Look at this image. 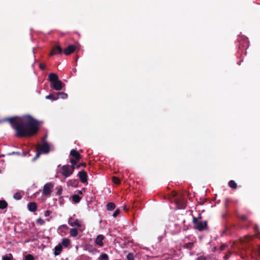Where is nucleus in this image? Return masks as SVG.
<instances>
[{"label":"nucleus","mask_w":260,"mask_h":260,"mask_svg":"<svg viewBox=\"0 0 260 260\" xmlns=\"http://www.w3.org/2000/svg\"><path fill=\"white\" fill-rule=\"evenodd\" d=\"M2 121L9 122L15 130L16 136L19 138L32 137L39 129V122L28 115L6 118L2 119Z\"/></svg>","instance_id":"nucleus-1"},{"label":"nucleus","mask_w":260,"mask_h":260,"mask_svg":"<svg viewBox=\"0 0 260 260\" xmlns=\"http://www.w3.org/2000/svg\"><path fill=\"white\" fill-rule=\"evenodd\" d=\"M201 218L202 216L200 215L198 218L193 217L192 219L194 228L200 232L208 230L207 221L206 220L204 221H199L198 219Z\"/></svg>","instance_id":"nucleus-2"},{"label":"nucleus","mask_w":260,"mask_h":260,"mask_svg":"<svg viewBox=\"0 0 260 260\" xmlns=\"http://www.w3.org/2000/svg\"><path fill=\"white\" fill-rule=\"evenodd\" d=\"M172 196L176 198L174 201L176 204L177 208L179 209H184L186 207V200L185 198L181 194L178 196L176 192H172Z\"/></svg>","instance_id":"nucleus-3"},{"label":"nucleus","mask_w":260,"mask_h":260,"mask_svg":"<svg viewBox=\"0 0 260 260\" xmlns=\"http://www.w3.org/2000/svg\"><path fill=\"white\" fill-rule=\"evenodd\" d=\"M50 151V146L49 144L46 143L44 142L42 144L40 145L37 148V153L33 158V160H36L37 158H38L41 154V153H48Z\"/></svg>","instance_id":"nucleus-4"},{"label":"nucleus","mask_w":260,"mask_h":260,"mask_svg":"<svg viewBox=\"0 0 260 260\" xmlns=\"http://www.w3.org/2000/svg\"><path fill=\"white\" fill-rule=\"evenodd\" d=\"M61 173L64 178L70 177L74 172V166L66 165L62 166L60 169Z\"/></svg>","instance_id":"nucleus-5"},{"label":"nucleus","mask_w":260,"mask_h":260,"mask_svg":"<svg viewBox=\"0 0 260 260\" xmlns=\"http://www.w3.org/2000/svg\"><path fill=\"white\" fill-rule=\"evenodd\" d=\"M70 155H71L72 157L70 159H73L74 161L75 160V162L79 161L82 158L81 155L75 149H72L71 150Z\"/></svg>","instance_id":"nucleus-6"},{"label":"nucleus","mask_w":260,"mask_h":260,"mask_svg":"<svg viewBox=\"0 0 260 260\" xmlns=\"http://www.w3.org/2000/svg\"><path fill=\"white\" fill-rule=\"evenodd\" d=\"M53 187V185L50 183L45 184L43 187V194L45 196L50 195L52 192Z\"/></svg>","instance_id":"nucleus-7"},{"label":"nucleus","mask_w":260,"mask_h":260,"mask_svg":"<svg viewBox=\"0 0 260 260\" xmlns=\"http://www.w3.org/2000/svg\"><path fill=\"white\" fill-rule=\"evenodd\" d=\"M63 50L59 45H56L52 48L50 53V56H53L59 54H61Z\"/></svg>","instance_id":"nucleus-8"},{"label":"nucleus","mask_w":260,"mask_h":260,"mask_svg":"<svg viewBox=\"0 0 260 260\" xmlns=\"http://www.w3.org/2000/svg\"><path fill=\"white\" fill-rule=\"evenodd\" d=\"M77 48L74 45H70L63 51L64 54L66 55H69L73 53Z\"/></svg>","instance_id":"nucleus-9"},{"label":"nucleus","mask_w":260,"mask_h":260,"mask_svg":"<svg viewBox=\"0 0 260 260\" xmlns=\"http://www.w3.org/2000/svg\"><path fill=\"white\" fill-rule=\"evenodd\" d=\"M68 223L72 226H77L80 228L81 226V223L77 219H75L73 217H70L68 220Z\"/></svg>","instance_id":"nucleus-10"},{"label":"nucleus","mask_w":260,"mask_h":260,"mask_svg":"<svg viewBox=\"0 0 260 260\" xmlns=\"http://www.w3.org/2000/svg\"><path fill=\"white\" fill-rule=\"evenodd\" d=\"M50 86L52 88L56 90H60L62 88V82L60 80H58L57 81L51 83Z\"/></svg>","instance_id":"nucleus-11"},{"label":"nucleus","mask_w":260,"mask_h":260,"mask_svg":"<svg viewBox=\"0 0 260 260\" xmlns=\"http://www.w3.org/2000/svg\"><path fill=\"white\" fill-rule=\"evenodd\" d=\"M78 176L79 177V179L82 183H85L87 181V173L84 170H82L79 172Z\"/></svg>","instance_id":"nucleus-12"},{"label":"nucleus","mask_w":260,"mask_h":260,"mask_svg":"<svg viewBox=\"0 0 260 260\" xmlns=\"http://www.w3.org/2000/svg\"><path fill=\"white\" fill-rule=\"evenodd\" d=\"M70 162L72 165V166H74V169H79L80 167L82 166L84 167H85L86 166V164L85 162H81L79 164H77V162L78 161H74L73 159H70Z\"/></svg>","instance_id":"nucleus-13"},{"label":"nucleus","mask_w":260,"mask_h":260,"mask_svg":"<svg viewBox=\"0 0 260 260\" xmlns=\"http://www.w3.org/2000/svg\"><path fill=\"white\" fill-rule=\"evenodd\" d=\"M104 238L105 237L103 235H98L95 239V243L99 246L102 247L104 245L103 240Z\"/></svg>","instance_id":"nucleus-14"},{"label":"nucleus","mask_w":260,"mask_h":260,"mask_svg":"<svg viewBox=\"0 0 260 260\" xmlns=\"http://www.w3.org/2000/svg\"><path fill=\"white\" fill-rule=\"evenodd\" d=\"M48 78H49V79H48L49 81L50 82H51V83L59 80L58 75L56 74L52 73H50L49 75Z\"/></svg>","instance_id":"nucleus-15"},{"label":"nucleus","mask_w":260,"mask_h":260,"mask_svg":"<svg viewBox=\"0 0 260 260\" xmlns=\"http://www.w3.org/2000/svg\"><path fill=\"white\" fill-rule=\"evenodd\" d=\"M27 207L30 211L35 212L37 209V205L35 202H30L28 204Z\"/></svg>","instance_id":"nucleus-16"},{"label":"nucleus","mask_w":260,"mask_h":260,"mask_svg":"<svg viewBox=\"0 0 260 260\" xmlns=\"http://www.w3.org/2000/svg\"><path fill=\"white\" fill-rule=\"evenodd\" d=\"M62 250V246L60 243H59L54 248V254L56 256L60 254Z\"/></svg>","instance_id":"nucleus-17"},{"label":"nucleus","mask_w":260,"mask_h":260,"mask_svg":"<svg viewBox=\"0 0 260 260\" xmlns=\"http://www.w3.org/2000/svg\"><path fill=\"white\" fill-rule=\"evenodd\" d=\"M240 48L242 47L243 49L246 48L247 46L248 41L246 38H242L241 40H239Z\"/></svg>","instance_id":"nucleus-18"},{"label":"nucleus","mask_w":260,"mask_h":260,"mask_svg":"<svg viewBox=\"0 0 260 260\" xmlns=\"http://www.w3.org/2000/svg\"><path fill=\"white\" fill-rule=\"evenodd\" d=\"M68 183V185L71 186L77 187L79 183V181L77 179H72L70 180Z\"/></svg>","instance_id":"nucleus-19"},{"label":"nucleus","mask_w":260,"mask_h":260,"mask_svg":"<svg viewBox=\"0 0 260 260\" xmlns=\"http://www.w3.org/2000/svg\"><path fill=\"white\" fill-rule=\"evenodd\" d=\"M62 246L65 247H68L71 244V242L70 239L68 238H64L62 239L61 243H60Z\"/></svg>","instance_id":"nucleus-20"},{"label":"nucleus","mask_w":260,"mask_h":260,"mask_svg":"<svg viewBox=\"0 0 260 260\" xmlns=\"http://www.w3.org/2000/svg\"><path fill=\"white\" fill-rule=\"evenodd\" d=\"M70 236L73 237H76L78 234V230L76 228L71 229L70 231Z\"/></svg>","instance_id":"nucleus-21"},{"label":"nucleus","mask_w":260,"mask_h":260,"mask_svg":"<svg viewBox=\"0 0 260 260\" xmlns=\"http://www.w3.org/2000/svg\"><path fill=\"white\" fill-rule=\"evenodd\" d=\"M46 99L54 101L58 99V96H57V93L55 94H50L46 96Z\"/></svg>","instance_id":"nucleus-22"},{"label":"nucleus","mask_w":260,"mask_h":260,"mask_svg":"<svg viewBox=\"0 0 260 260\" xmlns=\"http://www.w3.org/2000/svg\"><path fill=\"white\" fill-rule=\"evenodd\" d=\"M8 207V203L5 200H0V209H4Z\"/></svg>","instance_id":"nucleus-23"},{"label":"nucleus","mask_w":260,"mask_h":260,"mask_svg":"<svg viewBox=\"0 0 260 260\" xmlns=\"http://www.w3.org/2000/svg\"><path fill=\"white\" fill-rule=\"evenodd\" d=\"M115 208V205L112 202H109L107 204V209L108 210L112 211Z\"/></svg>","instance_id":"nucleus-24"},{"label":"nucleus","mask_w":260,"mask_h":260,"mask_svg":"<svg viewBox=\"0 0 260 260\" xmlns=\"http://www.w3.org/2000/svg\"><path fill=\"white\" fill-rule=\"evenodd\" d=\"M72 198L73 201L76 203H79L81 199V198L78 194H74L72 196Z\"/></svg>","instance_id":"nucleus-25"},{"label":"nucleus","mask_w":260,"mask_h":260,"mask_svg":"<svg viewBox=\"0 0 260 260\" xmlns=\"http://www.w3.org/2000/svg\"><path fill=\"white\" fill-rule=\"evenodd\" d=\"M229 186L233 189H236L237 188V184L234 180H231L228 183Z\"/></svg>","instance_id":"nucleus-26"},{"label":"nucleus","mask_w":260,"mask_h":260,"mask_svg":"<svg viewBox=\"0 0 260 260\" xmlns=\"http://www.w3.org/2000/svg\"><path fill=\"white\" fill-rule=\"evenodd\" d=\"M193 246V242H188L184 244L183 246V248H186L189 250H191Z\"/></svg>","instance_id":"nucleus-27"},{"label":"nucleus","mask_w":260,"mask_h":260,"mask_svg":"<svg viewBox=\"0 0 260 260\" xmlns=\"http://www.w3.org/2000/svg\"><path fill=\"white\" fill-rule=\"evenodd\" d=\"M57 95L58 96V99L61 98L62 99H66L68 97V94L63 92H58L57 93Z\"/></svg>","instance_id":"nucleus-28"},{"label":"nucleus","mask_w":260,"mask_h":260,"mask_svg":"<svg viewBox=\"0 0 260 260\" xmlns=\"http://www.w3.org/2000/svg\"><path fill=\"white\" fill-rule=\"evenodd\" d=\"M112 181L114 184L117 185H118L120 183V179L116 176L112 177Z\"/></svg>","instance_id":"nucleus-29"},{"label":"nucleus","mask_w":260,"mask_h":260,"mask_svg":"<svg viewBox=\"0 0 260 260\" xmlns=\"http://www.w3.org/2000/svg\"><path fill=\"white\" fill-rule=\"evenodd\" d=\"M100 259L101 260H108L109 256L106 253H102L100 256Z\"/></svg>","instance_id":"nucleus-30"},{"label":"nucleus","mask_w":260,"mask_h":260,"mask_svg":"<svg viewBox=\"0 0 260 260\" xmlns=\"http://www.w3.org/2000/svg\"><path fill=\"white\" fill-rule=\"evenodd\" d=\"M13 198L15 200H19L22 198V196L19 192H17L14 194Z\"/></svg>","instance_id":"nucleus-31"},{"label":"nucleus","mask_w":260,"mask_h":260,"mask_svg":"<svg viewBox=\"0 0 260 260\" xmlns=\"http://www.w3.org/2000/svg\"><path fill=\"white\" fill-rule=\"evenodd\" d=\"M238 217L243 221H246L248 219V216L246 215H239Z\"/></svg>","instance_id":"nucleus-32"},{"label":"nucleus","mask_w":260,"mask_h":260,"mask_svg":"<svg viewBox=\"0 0 260 260\" xmlns=\"http://www.w3.org/2000/svg\"><path fill=\"white\" fill-rule=\"evenodd\" d=\"M127 260H134V256L133 253H129L126 256Z\"/></svg>","instance_id":"nucleus-33"},{"label":"nucleus","mask_w":260,"mask_h":260,"mask_svg":"<svg viewBox=\"0 0 260 260\" xmlns=\"http://www.w3.org/2000/svg\"><path fill=\"white\" fill-rule=\"evenodd\" d=\"M37 223L40 225H43L45 224V221L42 218H38L36 221Z\"/></svg>","instance_id":"nucleus-34"},{"label":"nucleus","mask_w":260,"mask_h":260,"mask_svg":"<svg viewBox=\"0 0 260 260\" xmlns=\"http://www.w3.org/2000/svg\"><path fill=\"white\" fill-rule=\"evenodd\" d=\"M25 260H34V257L31 254H28L25 256Z\"/></svg>","instance_id":"nucleus-35"},{"label":"nucleus","mask_w":260,"mask_h":260,"mask_svg":"<svg viewBox=\"0 0 260 260\" xmlns=\"http://www.w3.org/2000/svg\"><path fill=\"white\" fill-rule=\"evenodd\" d=\"M13 257L11 254H10V256L5 255L3 257V260H12Z\"/></svg>","instance_id":"nucleus-36"},{"label":"nucleus","mask_w":260,"mask_h":260,"mask_svg":"<svg viewBox=\"0 0 260 260\" xmlns=\"http://www.w3.org/2000/svg\"><path fill=\"white\" fill-rule=\"evenodd\" d=\"M229 228V234H231L233 231V229L235 228V224H231L230 225V226H228Z\"/></svg>","instance_id":"nucleus-37"},{"label":"nucleus","mask_w":260,"mask_h":260,"mask_svg":"<svg viewBox=\"0 0 260 260\" xmlns=\"http://www.w3.org/2000/svg\"><path fill=\"white\" fill-rule=\"evenodd\" d=\"M120 213V210L119 209H117L113 214V216L114 217H117Z\"/></svg>","instance_id":"nucleus-38"},{"label":"nucleus","mask_w":260,"mask_h":260,"mask_svg":"<svg viewBox=\"0 0 260 260\" xmlns=\"http://www.w3.org/2000/svg\"><path fill=\"white\" fill-rule=\"evenodd\" d=\"M229 226H226L225 227V229L222 232V235H223L224 234H226L227 232L229 233Z\"/></svg>","instance_id":"nucleus-39"},{"label":"nucleus","mask_w":260,"mask_h":260,"mask_svg":"<svg viewBox=\"0 0 260 260\" xmlns=\"http://www.w3.org/2000/svg\"><path fill=\"white\" fill-rule=\"evenodd\" d=\"M39 67L42 70H44L46 68V66L45 64H43V63H41L39 65Z\"/></svg>","instance_id":"nucleus-40"},{"label":"nucleus","mask_w":260,"mask_h":260,"mask_svg":"<svg viewBox=\"0 0 260 260\" xmlns=\"http://www.w3.org/2000/svg\"><path fill=\"white\" fill-rule=\"evenodd\" d=\"M226 245L225 244H222L220 246V248H220V250L221 251H222V250H224V249H225V247H226Z\"/></svg>","instance_id":"nucleus-41"},{"label":"nucleus","mask_w":260,"mask_h":260,"mask_svg":"<svg viewBox=\"0 0 260 260\" xmlns=\"http://www.w3.org/2000/svg\"><path fill=\"white\" fill-rule=\"evenodd\" d=\"M196 260H206V258L204 256H200L197 257V258Z\"/></svg>","instance_id":"nucleus-42"},{"label":"nucleus","mask_w":260,"mask_h":260,"mask_svg":"<svg viewBox=\"0 0 260 260\" xmlns=\"http://www.w3.org/2000/svg\"><path fill=\"white\" fill-rule=\"evenodd\" d=\"M50 213V211L49 210H47L45 211V216H48L49 215V214Z\"/></svg>","instance_id":"nucleus-43"},{"label":"nucleus","mask_w":260,"mask_h":260,"mask_svg":"<svg viewBox=\"0 0 260 260\" xmlns=\"http://www.w3.org/2000/svg\"><path fill=\"white\" fill-rule=\"evenodd\" d=\"M9 155H12V154H17V155H19L20 154V153L18 152H13L12 153H9Z\"/></svg>","instance_id":"nucleus-44"},{"label":"nucleus","mask_w":260,"mask_h":260,"mask_svg":"<svg viewBox=\"0 0 260 260\" xmlns=\"http://www.w3.org/2000/svg\"><path fill=\"white\" fill-rule=\"evenodd\" d=\"M230 257V254H226L224 255V258L226 259L229 258Z\"/></svg>","instance_id":"nucleus-45"},{"label":"nucleus","mask_w":260,"mask_h":260,"mask_svg":"<svg viewBox=\"0 0 260 260\" xmlns=\"http://www.w3.org/2000/svg\"><path fill=\"white\" fill-rule=\"evenodd\" d=\"M256 252L258 255H260V246L257 248Z\"/></svg>","instance_id":"nucleus-46"},{"label":"nucleus","mask_w":260,"mask_h":260,"mask_svg":"<svg viewBox=\"0 0 260 260\" xmlns=\"http://www.w3.org/2000/svg\"><path fill=\"white\" fill-rule=\"evenodd\" d=\"M254 231H255V232H256V231H258V226L257 225H255V226H254Z\"/></svg>","instance_id":"nucleus-47"},{"label":"nucleus","mask_w":260,"mask_h":260,"mask_svg":"<svg viewBox=\"0 0 260 260\" xmlns=\"http://www.w3.org/2000/svg\"><path fill=\"white\" fill-rule=\"evenodd\" d=\"M61 192H62V189H60V190H59L58 191V193L59 194H60L61 193Z\"/></svg>","instance_id":"nucleus-48"},{"label":"nucleus","mask_w":260,"mask_h":260,"mask_svg":"<svg viewBox=\"0 0 260 260\" xmlns=\"http://www.w3.org/2000/svg\"><path fill=\"white\" fill-rule=\"evenodd\" d=\"M78 193L80 194H82V190H78Z\"/></svg>","instance_id":"nucleus-49"},{"label":"nucleus","mask_w":260,"mask_h":260,"mask_svg":"<svg viewBox=\"0 0 260 260\" xmlns=\"http://www.w3.org/2000/svg\"><path fill=\"white\" fill-rule=\"evenodd\" d=\"M222 216H223V218H225V216H226V215H225V214H223V215H222Z\"/></svg>","instance_id":"nucleus-50"},{"label":"nucleus","mask_w":260,"mask_h":260,"mask_svg":"<svg viewBox=\"0 0 260 260\" xmlns=\"http://www.w3.org/2000/svg\"><path fill=\"white\" fill-rule=\"evenodd\" d=\"M1 156H2V157L5 156V155H2Z\"/></svg>","instance_id":"nucleus-51"},{"label":"nucleus","mask_w":260,"mask_h":260,"mask_svg":"<svg viewBox=\"0 0 260 260\" xmlns=\"http://www.w3.org/2000/svg\"><path fill=\"white\" fill-rule=\"evenodd\" d=\"M173 260H177V259H173Z\"/></svg>","instance_id":"nucleus-52"}]
</instances>
